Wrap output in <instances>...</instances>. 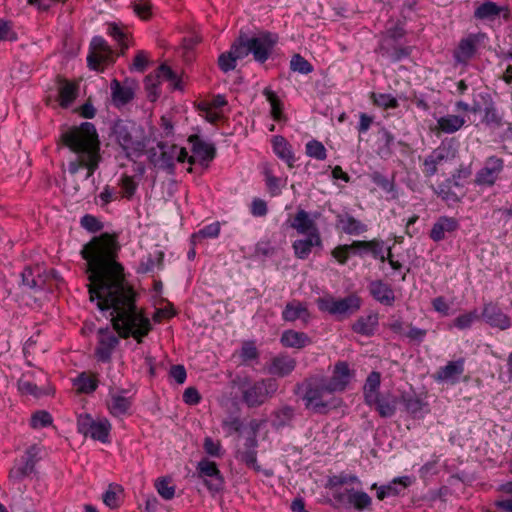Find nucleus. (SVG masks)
<instances>
[{"instance_id": "f257e3e1", "label": "nucleus", "mask_w": 512, "mask_h": 512, "mask_svg": "<svg viewBox=\"0 0 512 512\" xmlns=\"http://www.w3.org/2000/svg\"><path fill=\"white\" fill-rule=\"evenodd\" d=\"M120 249L118 235L104 232L93 237L81 250V256L87 262L90 300H97L101 311L112 309L111 324L118 334L116 336L109 328L98 330L94 356L102 363L111 362L119 338L133 337L141 344L152 330L150 320L137 308L136 292L117 260Z\"/></svg>"}, {"instance_id": "f03ea898", "label": "nucleus", "mask_w": 512, "mask_h": 512, "mask_svg": "<svg viewBox=\"0 0 512 512\" xmlns=\"http://www.w3.org/2000/svg\"><path fill=\"white\" fill-rule=\"evenodd\" d=\"M77 154V158L69 163V172L76 174L81 168L87 169V178L98 168L100 156V140L96 127L91 122H83L79 126L67 127L57 142Z\"/></svg>"}, {"instance_id": "7ed1b4c3", "label": "nucleus", "mask_w": 512, "mask_h": 512, "mask_svg": "<svg viewBox=\"0 0 512 512\" xmlns=\"http://www.w3.org/2000/svg\"><path fill=\"white\" fill-rule=\"evenodd\" d=\"M304 390L303 400L305 407L312 409L318 414H327L331 409H335L339 405V399L333 396L330 387L326 383L324 377H308L295 387V393Z\"/></svg>"}, {"instance_id": "20e7f679", "label": "nucleus", "mask_w": 512, "mask_h": 512, "mask_svg": "<svg viewBox=\"0 0 512 512\" xmlns=\"http://www.w3.org/2000/svg\"><path fill=\"white\" fill-rule=\"evenodd\" d=\"M277 42L278 36L269 31L259 32L250 38L241 32L234 41V51L238 57H246L251 53L255 61L264 63L271 56Z\"/></svg>"}, {"instance_id": "39448f33", "label": "nucleus", "mask_w": 512, "mask_h": 512, "mask_svg": "<svg viewBox=\"0 0 512 512\" xmlns=\"http://www.w3.org/2000/svg\"><path fill=\"white\" fill-rule=\"evenodd\" d=\"M238 387L242 401L249 408L259 407L271 398L278 390L279 384L275 378L253 380L250 377L239 379Z\"/></svg>"}, {"instance_id": "423d86ee", "label": "nucleus", "mask_w": 512, "mask_h": 512, "mask_svg": "<svg viewBox=\"0 0 512 512\" xmlns=\"http://www.w3.org/2000/svg\"><path fill=\"white\" fill-rule=\"evenodd\" d=\"M320 311L327 312L338 317L351 316L358 312L363 300L357 293H351L344 298L332 296L320 297L316 301Z\"/></svg>"}, {"instance_id": "0eeeda50", "label": "nucleus", "mask_w": 512, "mask_h": 512, "mask_svg": "<svg viewBox=\"0 0 512 512\" xmlns=\"http://www.w3.org/2000/svg\"><path fill=\"white\" fill-rule=\"evenodd\" d=\"M114 52L106 40L100 36L92 38L87 56L88 67L102 72L105 67L114 62Z\"/></svg>"}, {"instance_id": "6e6552de", "label": "nucleus", "mask_w": 512, "mask_h": 512, "mask_svg": "<svg viewBox=\"0 0 512 512\" xmlns=\"http://www.w3.org/2000/svg\"><path fill=\"white\" fill-rule=\"evenodd\" d=\"M503 170L504 159L496 155L489 156L476 172L473 182L476 186L491 188L501 178Z\"/></svg>"}, {"instance_id": "1a4fd4ad", "label": "nucleus", "mask_w": 512, "mask_h": 512, "mask_svg": "<svg viewBox=\"0 0 512 512\" xmlns=\"http://www.w3.org/2000/svg\"><path fill=\"white\" fill-rule=\"evenodd\" d=\"M132 129L133 124L122 119L115 121L112 127V134L115 136L117 143L126 151L127 156L131 152L139 155L145 149V144L142 141L133 139Z\"/></svg>"}, {"instance_id": "9d476101", "label": "nucleus", "mask_w": 512, "mask_h": 512, "mask_svg": "<svg viewBox=\"0 0 512 512\" xmlns=\"http://www.w3.org/2000/svg\"><path fill=\"white\" fill-rule=\"evenodd\" d=\"M78 431L84 436L107 443L111 424L107 419L95 421L89 414L80 415L77 421Z\"/></svg>"}, {"instance_id": "9b49d317", "label": "nucleus", "mask_w": 512, "mask_h": 512, "mask_svg": "<svg viewBox=\"0 0 512 512\" xmlns=\"http://www.w3.org/2000/svg\"><path fill=\"white\" fill-rule=\"evenodd\" d=\"M42 446L33 444L29 446L21 458V463L13 467L9 472V477L16 481H21L35 472V466L41 459Z\"/></svg>"}, {"instance_id": "f8f14e48", "label": "nucleus", "mask_w": 512, "mask_h": 512, "mask_svg": "<svg viewBox=\"0 0 512 512\" xmlns=\"http://www.w3.org/2000/svg\"><path fill=\"white\" fill-rule=\"evenodd\" d=\"M486 38L483 32L471 33L462 38L453 50V58L456 63L467 65L478 51V46Z\"/></svg>"}, {"instance_id": "ddd939ff", "label": "nucleus", "mask_w": 512, "mask_h": 512, "mask_svg": "<svg viewBox=\"0 0 512 512\" xmlns=\"http://www.w3.org/2000/svg\"><path fill=\"white\" fill-rule=\"evenodd\" d=\"M199 477L205 478V485L210 491L218 492L224 484L223 476L214 461L202 459L197 465Z\"/></svg>"}, {"instance_id": "4468645a", "label": "nucleus", "mask_w": 512, "mask_h": 512, "mask_svg": "<svg viewBox=\"0 0 512 512\" xmlns=\"http://www.w3.org/2000/svg\"><path fill=\"white\" fill-rule=\"evenodd\" d=\"M354 370L349 368L346 361H338L335 363L332 376L326 378V383L330 387V391L343 392L354 377Z\"/></svg>"}, {"instance_id": "2eb2a0df", "label": "nucleus", "mask_w": 512, "mask_h": 512, "mask_svg": "<svg viewBox=\"0 0 512 512\" xmlns=\"http://www.w3.org/2000/svg\"><path fill=\"white\" fill-rule=\"evenodd\" d=\"M281 316L285 322L300 321L304 327L310 323L313 317L308 304L297 299H292L286 303Z\"/></svg>"}, {"instance_id": "dca6fc26", "label": "nucleus", "mask_w": 512, "mask_h": 512, "mask_svg": "<svg viewBox=\"0 0 512 512\" xmlns=\"http://www.w3.org/2000/svg\"><path fill=\"white\" fill-rule=\"evenodd\" d=\"M482 317L493 328L507 330L512 326L511 318L494 302L484 304Z\"/></svg>"}, {"instance_id": "f3484780", "label": "nucleus", "mask_w": 512, "mask_h": 512, "mask_svg": "<svg viewBox=\"0 0 512 512\" xmlns=\"http://www.w3.org/2000/svg\"><path fill=\"white\" fill-rule=\"evenodd\" d=\"M55 82L57 84L59 105L62 108H68L78 96L79 84L60 74L56 76Z\"/></svg>"}, {"instance_id": "a211bd4d", "label": "nucleus", "mask_w": 512, "mask_h": 512, "mask_svg": "<svg viewBox=\"0 0 512 512\" xmlns=\"http://www.w3.org/2000/svg\"><path fill=\"white\" fill-rule=\"evenodd\" d=\"M297 361L286 353H280L274 356L267 365V371L271 375L286 377L296 368Z\"/></svg>"}, {"instance_id": "6ab92c4d", "label": "nucleus", "mask_w": 512, "mask_h": 512, "mask_svg": "<svg viewBox=\"0 0 512 512\" xmlns=\"http://www.w3.org/2000/svg\"><path fill=\"white\" fill-rule=\"evenodd\" d=\"M373 398L374 401L366 402V404L370 407H374L380 417L389 418L395 414L398 405L397 396L391 393H386L377 394Z\"/></svg>"}, {"instance_id": "aec40b11", "label": "nucleus", "mask_w": 512, "mask_h": 512, "mask_svg": "<svg viewBox=\"0 0 512 512\" xmlns=\"http://www.w3.org/2000/svg\"><path fill=\"white\" fill-rule=\"evenodd\" d=\"M370 295L385 306H392L395 302V294L390 284L383 280H373L368 285Z\"/></svg>"}, {"instance_id": "412c9836", "label": "nucleus", "mask_w": 512, "mask_h": 512, "mask_svg": "<svg viewBox=\"0 0 512 512\" xmlns=\"http://www.w3.org/2000/svg\"><path fill=\"white\" fill-rule=\"evenodd\" d=\"M322 246L320 233L307 235L305 239H298L292 244L295 257L301 260L307 259L314 247L322 248Z\"/></svg>"}, {"instance_id": "4be33fe9", "label": "nucleus", "mask_w": 512, "mask_h": 512, "mask_svg": "<svg viewBox=\"0 0 512 512\" xmlns=\"http://www.w3.org/2000/svg\"><path fill=\"white\" fill-rule=\"evenodd\" d=\"M465 359L459 358L455 361H449L445 366L440 367L434 378L437 381H450L452 384L456 383L459 376L464 373Z\"/></svg>"}, {"instance_id": "5701e85b", "label": "nucleus", "mask_w": 512, "mask_h": 512, "mask_svg": "<svg viewBox=\"0 0 512 512\" xmlns=\"http://www.w3.org/2000/svg\"><path fill=\"white\" fill-rule=\"evenodd\" d=\"M459 222L454 217L441 216L433 224L430 230L429 237L434 242H440L445 239V233H453L458 230Z\"/></svg>"}, {"instance_id": "b1692460", "label": "nucleus", "mask_w": 512, "mask_h": 512, "mask_svg": "<svg viewBox=\"0 0 512 512\" xmlns=\"http://www.w3.org/2000/svg\"><path fill=\"white\" fill-rule=\"evenodd\" d=\"M160 80H166L170 82L177 81L176 73L166 64L160 65L156 70L155 74H150L145 78V86L146 89L153 93L154 96L157 95L156 88L160 83ZM175 87H177V83H175Z\"/></svg>"}, {"instance_id": "393cba45", "label": "nucleus", "mask_w": 512, "mask_h": 512, "mask_svg": "<svg viewBox=\"0 0 512 512\" xmlns=\"http://www.w3.org/2000/svg\"><path fill=\"white\" fill-rule=\"evenodd\" d=\"M290 227L299 234L310 235L320 233L315 220L311 219L309 213L304 209H298L293 219L290 220Z\"/></svg>"}, {"instance_id": "a878e982", "label": "nucleus", "mask_w": 512, "mask_h": 512, "mask_svg": "<svg viewBox=\"0 0 512 512\" xmlns=\"http://www.w3.org/2000/svg\"><path fill=\"white\" fill-rule=\"evenodd\" d=\"M112 102L115 107H122L131 102L134 98L132 87L122 84L117 79H113L110 84Z\"/></svg>"}, {"instance_id": "bb28decb", "label": "nucleus", "mask_w": 512, "mask_h": 512, "mask_svg": "<svg viewBox=\"0 0 512 512\" xmlns=\"http://www.w3.org/2000/svg\"><path fill=\"white\" fill-rule=\"evenodd\" d=\"M377 52L392 62H398L404 58H407L411 54V48L407 46H397L395 42H389V40H382Z\"/></svg>"}, {"instance_id": "cd10ccee", "label": "nucleus", "mask_w": 512, "mask_h": 512, "mask_svg": "<svg viewBox=\"0 0 512 512\" xmlns=\"http://www.w3.org/2000/svg\"><path fill=\"white\" fill-rule=\"evenodd\" d=\"M311 342V338L305 332L293 329L285 330L280 337L281 345L286 348L302 349Z\"/></svg>"}, {"instance_id": "c85d7f7f", "label": "nucleus", "mask_w": 512, "mask_h": 512, "mask_svg": "<svg viewBox=\"0 0 512 512\" xmlns=\"http://www.w3.org/2000/svg\"><path fill=\"white\" fill-rule=\"evenodd\" d=\"M348 246H355L348 249L349 254L363 255L364 253H370L375 259H382L381 256V243L378 242V238L372 240H355Z\"/></svg>"}, {"instance_id": "c756f323", "label": "nucleus", "mask_w": 512, "mask_h": 512, "mask_svg": "<svg viewBox=\"0 0 512 512\" xmlns=\"http://www.w3.org/2000/svg\"><path fill=\"white\" fill-rule=\"evenodd\" d=\"M378 323V314L370 313L368 315L360 316L357 318V320L352 324L351 328L353 332L369 337L375 333Z\"/></svg>"}, {"instance_id": "7c9ffc66", "label": "nucleus", "mask_w": 512, "mask_h": 512, "mask_svg": "<svg viewBox=\"0 0 512 512\" xmlns=\"http://www.w3.org/2000/svg\"><path fill=\"white\" fill-rule=\"evenodd\" d=\"M273 151L275 154L284 160L288 167H294L295 157L292 152L291 144L281 135L274 136L272 139Z\"/></svg>"}, {"instance_id": "2f4dec72", "label": "nucleus", "mask_w": 512, "mask_h": 512, "mask_svg": "<svg viewBox=\"0 0 512 512\" xmlns=\"http://www.w3.org/2000/svg\"><path fill=\"white\" fill-rule=\"evenodd\" d=\"M157 147L161 150L159 157L160 167L169 173H173L178 146L175 144L168 145L167 143L160 141L158 142Z\"/></svg>"}, {"instance_id": "473e14b6", "label": "nucleus", "mask_w": 512, "mask_h": 512, "mask_svg": "<svg viewBox=\"0 0 512 512\" xmlns=\"http://www.w3.org/2000/svg\"><path fill=\"white\" fill-rule=\"evenodd\" d=\"M188 142L192 145V152L202 160L211 161L215 157V147L203 141L197 134L190 135Z\"/></svg>"}, {"instance_id": "72a5a7b5", "label": "nucleus", "mask_w": 512, "mask_h": 512, "mask_svg": "<svg viewBox=\"0 0 512 512\" xmlns=\"http://www.w3.org/2000/svg\"><path fill=\"white\" fill-rule=\"evenodd\" d=\"M22 285L30 289H41L45 284V278L39 266L25 267L21 273Z\"/></svg>"}, {"instance_id": "f704fd0d", "label": "nucleus", "mask_w": 512, "mask_h": 512, "mask_svg": "<svg viewBox=\"0 0 512 512\" xmlns=\"http://www.w3.org/2000/svg\"><path fill=\"white\" fill-rule=\"evenodd\" d=\"M446 158L447 153L445 149H435L423 161L422 172L424 176L427 178L434 176L438 171V165L441 164Z\"/></svg>"}, {"instance_id": "c9c22d12", "label": "nucleus", "mask_w": 512, "mask_h": 512, "mask_svg": "<svg viewBox=\"0 0 512 512\" xmlns=\"http://www.w3.org/2000/svg\"><path fill=\"white\" fill-rule=\"evenodd\" d=\"M500 16L499 5L495 2L487 0L476 7L474 11V18L477 20L494 21Z\"/></svg>"}, {"instance_id": "e433bc0d", "label": "nucleus", "mask_w": 512, "mask_h": 512, "mask_svg": "<svg viewBox=\"0 0 512 512\" xmlns=\"http://www.w3.org/2000/svg\"><path fill=\"white\" fill-rule=\"evenodd\" d=\"M465 119L458 115H447L437 120V128L444 133H454L463 127Z\"/></svg>"}, {"instance_id": "4c0bfd02", "label": "nucleus", "mask_w": 512, "mask_h": 512, "mask_svg": "<svg viewBox=\"0 0 512 512\" xmlns=\"http://www.w3.org/2000/svg\"><path fill=\"white\" fill-rule=\"evenodd\" d=\"M482 122L487 126H493L495 128H499L503 125V115L499 112L491 99L485 105Z\"/></svg>"}, {"instance_id": "58836bf2", "label": "nucleus", "mask_w": 512, "mask_h": 512, "mask_svg": "<svg viewBox=\"0 0 512 512\" xmlns=\"http://www.w3.org/2000/svg\"><path fill=\"white\" fill-rule=\"evenodd\" d=\"M131 405L129 398L120 395H113L107 403L109 412L116 417L126 414Z\"/></svg>"}, {"instance_id": "ea45409f", "label": "nucleus", "mask_w": 512, "mask_h": 512, "mask_svg": "<svg viewBox=\"0 0 512 512\" xmlns=\"http://www.w3.org/2000/svg\"><path fill=\"white\" fill-rule=\"evenodd\" d=\"M401 401L403 402L406 411L414 418H419L422 410L428 406V404L422 399L410 394H402Z\"/></svg>"}, {"instance_id": "a19ab883", "label": "nucleus", "mask_w": 512, "mask_h": 512, "mask_svg": "<svg viewBox=\"0 0 512 512\" xmlns=\"http://www.w3.org/2000/svg\"><path fill=\"white\" fill-rule=\"evenodd\" d=\"M295 416V409L285 405L273 412V426L277 429L289 426Z\"/></svg>"}, {"instance_id": "79ce46f5", "label": "nucleus", "mask_w": 512, "mask_h": 512, "mask_svg": "<svg viewBox=\"0 0 512 512\" xmlns=\"http://www.w3.org/2000/svg\"><path fill=\"white\" fill-rule=\"evenodd\" d=\"M381 383V374L377 371L371 372L364 385V398L365 403L374 401L373 397L379 393V387Z\"/></svg>"}, {"instance_id": "37998d69", "label": "nucleus", "mask_w": 512, "mask_h": 512, "mask_svg": "<svg viewBox=\"0 0 512 512\" xmlns=\"http://www.w3.org/2000/svg\"><path fill=\"white\" fill-rule=\"evenodd\" d=\"M263 94L271 105L272 118L277 122L285 120L286 117L283 113V104L276 93L268 88H265Z\"/></svg>"}, {"instance_id": "c03bdc74", "label": "nucleus", "mask_w": 512, "mask_h": 512, "mask_svg": "<svg viewBox=\"0 0 512 512\" xmlns=\"http://www.w3.org/2000/svg\"><path fill=\"white\" fill-rule=\"evenodd\" d=\"M348 504L352 505L358 511H363L371 507L372 499L366 492L355 491L351 488Z\"/></svg>"}, {"instance_id": "a18cd8bd", "label": "nucleus", "mask_w": 512, "mask_h": 512, "mask_svg": "<svg viewBox=\"0 0 512 512\" xmlns=\"http://www.w3.org/2000/svg\"><path fill=\"white\" fill-rule=\"evenodd\" d=\"M244 57H238L237 53L234 51V42L231 45V48L228 52L222 53L218 58V66L223 72H229L236 68V62L238 59H243Z\"/></svg>"}, {"instance_id": "49530a36", "label": "nucleus", "mask_w": 512, "mask_h": 512, "mask_svg": "<svg viewBox=\"0 0 512 512\" xmlns=\"http://www.w3.org/2000/svg\"><path fill=\"white\" fill-rule=\"evenodd\" d=\"M260 356L259 350L254 341H244L239 351V357L243 364H250L252 361H258Z\"/></svg>"}, {"instance_id": "de8ad7c7", "label": "nucleus", "mask_w": 512, "mask_h": 512, "mask_svg": "<svg viewBox=\"0 0 512 512\" xmlns=\"http://www.w3.org/2000/svg\"><path fill=\"white\" fill-rule=\"evenodd\" d=\"M163 265H164V253L162 251H159L157 253L156 261L152 258L151 255H149L145 261H142L139 264L136 272L138 274L150 273V272H153L155 266H157V268L161 269V268H163Z\"/></svg>"}, {"instance_id": "09e8293b", "label": "nucleus", "mask_w": 512, "mask_h": 512, "mask_svg": "<svg viewBox=\"0 0 512 512\" xmlns=\"http://www.w3.org/2000/svg\"><path fill=\"white\" fill-rule=\"evenodd\" d=\"M290 69L293 72L301 74H309L314 70L313 65L299 53L292 56L290 60Z\"/></svg>"}, {"instance_id": "8fccbe9b", "label": "nucleus", "mask_w": 512, "mask_h": 512, "mask_svg": "<svg viewBox=\"0 0 512 512\" xmlns=\"http://www.w3.org/2000/svg\"><path fill=\"white\" fill-rule=\"evenodd\" d=\"M341 222L343 223L342 229L346 234L357 235L367 231V226L353 216L347 215Z\"/></svg>"}, {"instance_id": "3c124183", "label": "nucleus", "mask_w": 512, "mask_h": 512, "mask_svg": "<svg viewBox=\"0 0 512 512\" xmlns=\"http://www.w3.org/2000/svg\"><path fill=\"white\" fill-rule=\"evenodd\" d=\"M118 185L121 188V197L130 200L137 190V183L132 176L123 174Z\"/></svg>"}, {"instance_id": "603ef678", "label": "nucleus", "mask_w": 512, "mask_h": 512, "mask_svg": "<svg viewBox=\"0 0 512 512\" xmlns=\"http://www.w3.org/2000/svg\"><path fill=\"white\" fill-rule=\"evenodd\" d=\"M18 390L23 395H31L35 398H39L40 396L46 394L43 388L38 387L35 383L27 380L25 377H22L18 380Z\"/></svg>"}, {"instance_id": "864d4df0", "label": "nucleus", "mask_w": 512, "mask_h": 512, "mask_svg": "<svg viewBox=\"0 0 512 512\" xmlns=\"http://www.w3.org/2000/svg\"><path fill=\"white\" fill-rule=\"evenodd\" d=\"M238 459L244 463L248 468L253 469L256 473L262 471L261 466L257 463L256 449H245L238 452Z\"/></svg>"}, {"instance_id": "5fc2aeb1", "label": "nucleus", "mask_w": 512, "mask_h": 512, "mask_svg": "<svg viewBox=\"0 0 512 512\" xmlns=\"http://www.w3.org/2000/svg\"><path fill=\"white\" fill-rule=\"evenodd\" d=\"M107 33L118 42L121 47L122 53L128 48V34L116 23H109Z\"/></svg>"}, {"instance_id": "6e6d98bb", "label": "nucleus", "mask_w": 512, "mask_h": 512, "mask_svg": "<svg viewBox=\"0 0 512 512\" xmlns=\"http://www.w3.org/2000/svg\"><path fill=\"white\" fill-rule=\"evenodd\" d=\"M306 154L317 160L323 161L327 158V151L324 145L318 140H311L306 144Z\"/></svg>"}, {"instance_id": "4d7b16f0", "label": "nucleus", "mask_w": 512, "mask_h": 512, "mask_svg": "<svg viewBox=\"0 0 512 512\" xmlns=\"http://www.w3.org/2000/svg\"><path fill=\"white\" fill-rule=\"evenodd\" d=\"M98 387V379L96 375H86L82 373L78 378V389L82 393H92Z\"/></svg>"}, {"instance_id": "13d9d810", "label": "nucleus", "mask_w": 512, "mask_h": 512, "mask_svg": "<svg viewBox=\"0 0 512 512\" xmlns=\"http://www.w3.org/2000/svg\"><path fill=\"white\" fill-rule=\"evenodd\" d=\"M371 99L373 103L383 109H395L399 106L398 101L395 97L390 94H376L371 93Z\"/></svg>"}, {"instance_id": "bf43d9fd", "label": "nucleus", "mask_w": 512, "mask_h": 512, "mask_svg": "<svg viewBox=\"0 0 512 512\" xmlns=\"http://www.w3.org/2000/svg\"><path fill=\"white\" fill-rule=\"evenodd\" d=\"M167 478H159L155 482V487L159 495L165 500H171L175 495V486L170 484Z\"/></svg>"}, {"instance_id": "052dcab7", "label": "nucleus", "mask_w": 512, "mask_h": 512, "mask_svg": "<svg viewBox=\"0 0 512 512\" xmlns=\"http://www.w3.org/2000/svg\"><path fill=\"white\" fill-rule=\"evenodd\" d=\"M52 422H53V419L49 412H47L45 410H39V411H36L31 416L30 425L32 428L37 429V428L47 427V426L51 425Z\"/></svg>"}, {"instance_id": "680f3d73", "label": "nucleus", "mask_w": 512, "mask_h": 512, "mask_svg": "<svg viewBox=\"0 0 512 512\" xmlns=\"http://www.w3.org/2000/svg\"><path fill=\"white\" fill-rule=\"evenodd\" d=\"M411 480L408 476L394 479L390 484L386 485L389 496L400 495L409 485Z\"/></svg>"}, {"instance_id": "e2e57ef3", "label": "nucleus", "mask_w": 512, "mask_h": 512, "mask_svg": "<svg viewBox=\"0 0 512 512\" xmlns=\"http://www.w3.org/2000/svg\"><path fill=\"white\" fill-rule=\"evenodd\" d=\"M220 233V224L219 222H215L205 226L203 229L199 230L197 233L192 235V241L195 243L197 240L204 238H215Z\"/></svg>"}, {"instance_id": "0e129e2a", "label": "nucleus", "mask_w": 512, "mask_h": 512, "mask_svg": "<svg viewBox=\"0 0 512 512\" xmlns=\"http://www.w3.org/2000/svg\"><path fill=\"white\" fill-rule=\"evenodd\" d=\"M133 10L142 20H149L152 17V3L149 0L135 1Z\"/></svg>"}, {"instance_id": "69168bd1", "label": "nucleus", "mask_w": 512, "mask_h": 512, "mask_svg": "<svg viewBox=\"0 0 512 512\" xmlns=\"http://www.w3.org/2000/svg\"><path fill=\"white\" fill-rule=\"evenodd\" d=\"M83 228L87 231L96 233L103 229V223L93 215L86 214L81 218L80 221Z\"/></svg>"}, {"instance_id": "338daca9", "label": "nucleus", "mask_w": 512, "mask_h": 512, "mask_svg": "<svg viewBox=\"0 0 512 512\" xmlns=\"http://www.w3.org/2000/svg\"><path fill=\"white\" fill-rule=\"evenodd\" d=\"M265 182L267 189L271 196H277L280 194V179L274 176L269 169H265Z\"/></svg>"}, {"instance_id": "774afa93", "label": "nucleus", "mask_w": 512, "mask_h": 512, "mask_svg": "<svg viewBox=\"0 0 512 512\" xmlns=\"http://www.w3.org/2000/svg\"><path fill=\"white\" fill-rule=\"evenodd\" d=\"M478 318L476 312H468L462 315H459L454 319V325L459 329H467L472 323Z\"/></svg>"}]
</instances>
